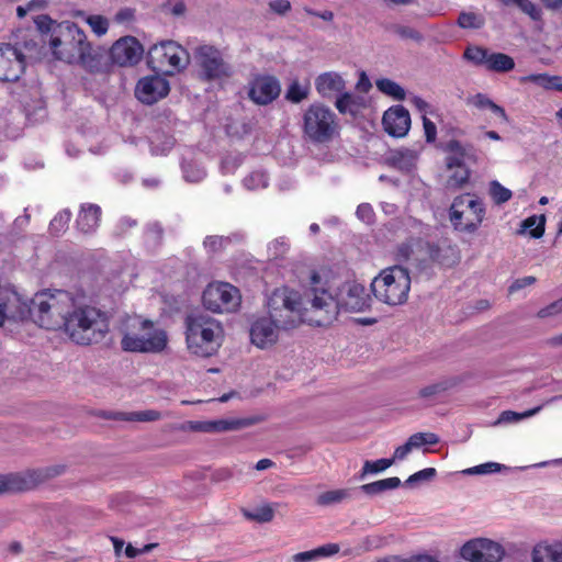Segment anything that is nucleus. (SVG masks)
Listing matches in <instances>:
<instances>
[{
	"instance_id": "1",
	"label": "nucleus",
	"mask_w": 562,
	"mask_h": 562,
	"mask_svg": "<svg viewBox=\"0 0 562 562\" xmlns=\"http://www.w3.org/2000/svg\"><path fill=\"white\" fill-rule=\"evenodd\" d=\"M313 285V306L316 315L308 317V321L315 323V326L330 325L338 316L340 311L362 312L370 306V295L366 288L356 282H344L333 294L323 281L321 276L313 271L311 282Z\"/></svg>"
},
{
	"instance_id": "2",
	"label": "nucleus",
	"mask_w": 562,
	"mask_h": 562,
	"mask_svg": "<svg viewBox=\"0 0 562 562\" xmlns=\"http://www.w3.org/2000/svg\"><path fill=\"white\" fill-rule=\"evenodd\" d=\"M75 297L76 294L68 291L50 289L37 292L30 302L19 295V301L9 311L8 319L32 318L38 326L56 330L63 328Z\"/></svg>"
},
{
	"instance_id": "3",
	"label": "nucleus",
	"mask_w": 562,
	"mask_h": 562,
	"mask_svg": "<svg viewBox=\"0 0 562 562\" xmlns=\"http://www.w3.org/2000/svg\"><path fill=\"white\" fill-rule=\"evenodd\" d=\"M63 328L74 342L88 346L104 338L109 324L104 312L88 304L85 294H76Z\"/></svg>"
},
{
	"instance_id": "4",
	"label": "nucleus",
	"mask_w": 562,
	"mask_h": 562,
	"mask_svg": "<svg viewBox=\"0 0 562 562\" xmlns=\"http://www.w3.org/2000/svg\"><path fill=\"white\" fill-rule=\"evenodd\" d=\"M313 294L312 284L303 297L296 291L288 288L277 289L268 301L269 316L282 329L296 327L300 323L315 325L314 322L307 319L316 315V312L313 311Z\"/></svg>"
},
{
	"instance_id": "5",
	"label": "nucleus",
	"mask_w": 562,
	"mask_h": 562,
	"mask_svg": "<svg viewBox=\"0 0 562 562\" xmlns=\"http://www.w3.org/2000/svg\"><path fill=\"white\" fill-rule=\"evenodd\" d=\"M184 335L188 350L198 357L214 356L223 340V326L209 314L194 311L184 317Z\"/></svg>"
},
{
	"instance_id": "6",
	"label": "nucleus",
	"mask_w": 562,
	"mask_h": 562,
	"mask_svg": "<svg viewBox=\"0 0 562 562\" xmlns=\"http://www.w3.org/2000/svg\"><path fill=\"white\" fill-rule=\"evenodd\" d=\"M371 290L376 300L382 303L391 306L404 304L411 290L408 269L402 266H393L382 270L373 279Z\"/></svg>"
},
{
	"instance_id": "7",
	"label": "nucleus",
	"mask_w": 562,
	"mask_h": 562,
	"mask_svg": "<svg viewBox=\"0 0 562 562\" xmlns=\"http://www.w3.org/2000/svg\"><path fill=\"white\" fill-rule=\"evenodd\" d=\"M167 342L165 330L156 329L149 319L135 317L122 337L121 347L128 352H160Z\"/></svg>"
},
{
	"instance_id": "8",
	"label": "nucleus",
	"mask_w": 562,
	"mask_h": 562,
	"mask_svg": "<svg viewBox=\"0 0 562 562\" xmlns=\"http://www.w3.org/2000/svg\"><path fill=\"white\" fill-rule=\"evenodd\" d=\"M49 45L54 56L68 64H75L83 56V50L90 48L85 32L69 21L54 25Z\"/></svg>"
},
{
	"instance_id": "9",
	"label": "nucleus",
	"mask_w": 562,
	"mask_h": 562,
	"mask_svg": "<svg viewBox=\"0 0 562 562\" xmlns=\"http://www.w3.org/2000/svg\"><path fill=\"white\" fill-rule=\"evenodd\" d=\"M338 128L336 114L322 103L311 104L303 113V136L313 144L329 143L338 133Z\"/></svg>"
},
{
	"instance_id": "10",
	"label": "nucleus",
	"mask_w": 562,
	"mask_h": 562,
	"mask_svg": "<svg viewBox=\"0 0 562 562\" xmlns=\"http://www.w3.org/2000/svg\"><path fill=\"white\" fill-rule=\"evenodd\" d=\"M188 64L187 49L171 40L154 44L147 53V65L155 72L172 75L184 69Z\"/></svg>"
},
{
	"instance_id": "11",
	"label": "nucleus",
	"mask_w": 562,
	"mask_h": 562,
	"mask_svg": "<svg viewBox=\"0 0 562 562\" xmlns=\"http://www.w3.org/2000/svg\"><path fill=\"white\" fill-rule=\"evenodd\" d=\"M485 216L484 203L475 195L464 193L456 196L449 209V218L457 231L474 233Z\"/></svg>"
},
{
	"instance_id": "12",
	"label": "nucleus",
	"mask_w": 562,
	"mask_h": 562,
	"mask_svg": "<svg viewBox=\"0 0 562 562\" xmlns=\"http://www.w3.org/2000/svg\"><path fill=\"white\" fill-rule=\"evenodd\" d=\"M63 464L32 469L25 472L0 475V494L31 491L40 484L65 473Z\"/></svg>"
},
{
	"instance_id": "13",
	"label": "nucleus",
	"mask_w": 562,
	"mask_h": 562,
	"mask_svg": "<svg viewBox=\"0 0 562 562\" xmlns=\"http://www.w3.org/2000/svg\"><path fill=\"white\" fill-rule=\"evenodd\" d=\"M194 57L204 81H215L229 78L234 70L223 56V53L213 45H200L194 50Z\"/></svg>"
},
{
	"instance_id": "14",
	"label": "nucleus",
	"mask_w": 562,
	"mask_h": 562,
	"mask_svg": "<svg viewBox=\"0 0 562 562\" xmlns=\"http://www.w3.org/2000/svg\"><path fill=\"white\" fill-rule=\"evenodd\" d=\"M202 302L214 313L234 312L240 304L239 290L226 282L211 283L203 291Z\"/></svg>"
},
{
	"instance_id": "15",
	"label": "nucleus",
	"mask_w": 562,
	"mask_h": 562,
	"mask_svg": "<svg viewBox=\"0 0 562 562\" xmlns=\"http://www.w3.org/2000/svg\"><path fill=\"white\" fill-rule=\"evenodd\" d=\"M460 554L470 562H499L505 551L499 543L493 540L477 538L464 543Z\"/></svg>"
},
{
	"instance_id": "16",
	"label": "nucleus",
	"mask_w": 562,
	"mask_h": 562,
	"mask_svg": "<svg viewBox=\"0 0 562 562\" xmlns=\"http://www.w3.org/2000/svg\"><path fill=\"white\" fill-rule=\"evenodd\" d=\"M280 93V81L272 75H255L248 82L247 95L257 105L272 103Z\"/></svg>"
},
{
	"instance_id": "17",
	"label": "nucleus",
	"mask_w": 562,
	"mask_h": 562,
	"mask_svg": "<svg viewBox=\"0 0 562 562\" xmlns=\"http://www.w3.org/2000/svg\"><path fill=\"white\" fill-rule=\"evenodd\" d=\"M170 92L169 81L159 72L140 78L135 87V97L144 104L151 105Z\"/></svg>"
},
{
	"instance_id": "18",
	"label": "nucleus",
	"mask_w": 562,
	"mask_h": 562,
	"mask_svg": "<svg viewBox=\"0 0 562 562\" xmlns=\"http://www.w3.org/2000/svg\"><path fill=\"white\" fill-rule=\"evenodd\" d=\"M25 69L24 55L11 44H0V80L14 82Z\"/></svg>"
},
{
	"instance_id": "19",
	"label": "nucleus",
	"mask_w": 562,
	"mask_h": 562,
	"mask_svg": "<svg viewBox=\"0 0 562 562\" xmlns=\"http://www.w3.org/2000/svg\"><path fill=\"white\" fill-rule=\"evenodd\" d=\"M144 54L142 44L134 36L119 38L110 48L109 57L113 64L125 67L136 65Z\"/></svg>"
},
{
	"instance_id": "20",
	"label": "nucleus",
	"mask_w": 562,
	"mask_h": 562,
	"mask_svg": "<svg viewBox=\"0 0 562 562\" xmlns=\"http://www.w3.org/2000/svg\"><path fill=\"white\" fill-rule=\"evenodd\" d=\"M442 150L447 154L445 166L448 170L467 167L465 161L476 164L479 160L476 149L470 143L462 144L458 139H450L442 146Z\"/></svg>"
},
{
	"instance_id": "21",
	"label": "nucleus",
	"mask_w": 562,
	"mask_h": 562,
	"mask_svg": "<svg viewBox=\"0 0 562 562\" xmlns=\"http://www.w3.org/2000/svg\"><path fill=\"white\" fill-rule=\"evenodd\" d=\"M384 131L392 137H404L411 127L408 110L398 104L387 109L382 117Z\"/></svg>"
},
{
	"instance_id": "22",
	"label": "nucleus",
	"mask_w": 562,
	"mask_h": 562,
	"mask_svg": "<svg viewBox=\"0 0 562 562\" xmlns=\"http://www.w3.org/2000/svg\"><path fill=\"white\" fill-rule=\"evenodd\" d=\"M279 326L274 322L267 317L257 319L250 328V339L254 345L259 348H266L273 345L278 339Z\"/></svg>"
},
{
	"instance_id": "23",
	"label": "nucleus",
	"mask_w": 562,
	"mask_h": 562,
	"mask_svg": "<svg viewBox=\"0 0 562 562\" xmlns=\"http://www.w3.org/2000/svg\"><path fill=\"white\" fill-rule=\"evenodd\" d=\"M101 207L93 203H83L80 206L76 226L82 234H92L97 231L101 221Z\"/></svg>"
},
{
	"instance_id": "24",
	"label": "nucleus",
	"mask_w": 562,
	"mask_h": 562,
	"mask_svg": "<svg viewBox=\"0 0 562 562\" xmlns=\"http://www.w3.org/2000/svg\"><path fill=\"white\" fill-rule=\"evenodd\" d=\"M417 158L418 154L416 150L398 148L389 153L386 156V162L389 166L401 171H411L415 167Z\"/></svg>"
},
{
	"instance_id": "25",
	"label": "nucleus",
	"mask_w": 562,
	"mask_h": 562,
	"mask_svg": "<svg viewBox=\"0 0 562 562\" xmlns=\"http://www.w3.org/2000/svg\"><path fill=\"white\" fill-rule=\"evenodd\" d=\"M427 254L432 262L443 267H452L459 260L457 249L449 245L440 246L438 244L427 243Z\"/></svg>"
},
{
	"instance_id": "26",
	"label": "nucleus",
	"mask_w": 562,
	"mask_h": 562,
	"mask_svg": "<svg viewBox=\"0 0 562 562\" xmlns=\"http://www.w3.org/2000/svg\"><path fill=\"white\" fill-rule=\"evenodd\" d=\"M315 88L322 97H329L334 92L345 89V81L337 72H324L315 79Z\"/></svg>"
},
{
	"instance_id": "27",
	"label": "nucleus",
	"mask_w": 562,
	"mask_h": 562,
	"mask_svg": "<svg viewBox=\"0 0 562 562\" xmlns=\"http://www.w3.org/2000/svg\"><path fill=\"white\" fill-rule=\"evenodd\" d=\"M533 562H562V543L537 544L532 550Z\"/></svg>"
},
{
	"instance_id": "28",
	"label": "nucleus",
	"mask_w": 562,
	"mask_h": 562,
	"mask_svg": "<svg viewBox=\"0 0 562 562\" xmlns=\"http://www.w3.org/2000/svg\"><path fill=\"white\" fill-rule=\"evenodd\" d=\"M460 383V380L456 376L442 379L436 383L426 385L418 391V396L420 398H436L437 396L446 393L447 391L453 389Z\"/></svg>"
},
{
	"instance_id": "29",
	"label": "nucleus",
	"mask_w": 562,
	"mask_h": 562,
	"mask_svg": "<svg viewBox=\"0 0 562 562\" xmlns=\"http://www.w3.org/2000/svg\"><path fill=\"white\" fill-rule=\"evenodd\" d=\"M521 82H531L546 90L562 92V76H552L547 72L530 74L520 78Z\"/></svg>"
},
{
	"instance_id": "30",
	"label": "nucleus",
	"mask_w": 562,
	"mask_h": 562,
	"mask_svg": "<svg viewBox=\"0 0 562 562\" xmlns=\"http://www.w3.org/2000/svg\"><path fill=\"white\" fill-rule=\"evenodd\" d=\"M105 56L103 54L92 52V48L83 50V56L78 58L75 64L81 65L86 70L95 74L102 72L105 67Z\"/></svg>"
},
{
	"instance_id": "31",
	"label": "nucleus",
	"mask_w": 562,
	"mask_h": 562,
	"mask_svg": "<svg viewBox=\"0 0 562 562\" xmlns=\"http://www.w3.org/2000/svg\"><path fill=\"white\" fill-rule=\"evenodd\" d=\"M401 484H402L401 480L396 476H393V477L379 480V481H375L372 483L363 484V485L359 486V490L369 496H374V495L382 494L390 490H395V488L400 487Z\"/></svg>"
},
{
	"instance_id": "32",
	"label": "nucleus",
	"mask_w": 562,
	"mask_h": 562,
	"mask_svg": "<svg viewBox=\"0 0 562 562\" xmlns=\"http://www.w3.org/2000/svg\"><path fill=\"white\" fill-rule=\"evenodd\" d=\"M339 551V546L336 543H328L310 551H303L292 557L293 562H311L321 557H329Z\"/></svg>"
},
{
	"instance_id": "33",
	"label": "nucleus",
	"mask_w": 562,
	"mask_h": 562,
	"mask_svg": "<svg viewBox=\"0 0 562 562\" xmlns=\"http://www.w3.org/2000/svg\"><path fill=\"white\" fill-rule=\"evenodd\" d=\"M257 423V418H228L212 420L213 432L240 430Z\"/></svg>"
},
{
	"instance_id": "34",
	"label": "nucleus",
	"mask_w": 562,
	"mask_h": 562,
	"mask_svg": "<svg viewBox=\"0 0 562 562\" xmlns=\"http://www.w3.org/2000/svg\"><path fill=\"white\" fill-rule=\"evenodd\" d=\"M515 68V60L504 53H491L486 69L494 72H508Z\"/></svg>"
},
{
	"instance_id": "35",
	"label": "nucleus",
	"mask_w": 562,
	"mask_h": 562,
	"mask_svg": "<svg viewBox=\"0 0 562 562\" xmlns=\"http://www.w3.org/2000/svg\"><path fill=\"white\" fill-rule=\"evenodd\" d=\"M352 495L353 490L350 488L326 491L317 496L316 504L319 506H330L349 499Z\"/></svg>"
},
{
	"instance_id": "36",
	"label": "nucleus",
	"mask_w": 562,
	"mask_h": 562,
	"mask_svg": "<svg viewBox=\"0 0 562 562\" xmlns=\"http://www.w3.org/2000/svg\"><path fill=\"white\" fill-rule=\"evenodd\" d=\"M18 301L19 294L15 291L0 288V326L4 325L8 319L9 311Z\"/></svg>"
},
{
	"instance_id": "37",
	"label": "nucleus",
	"mask_w": 562,
	"mask_h": 562,
	"mask_svg": "<svg viewBox=\"0 0 562 562\" xmlns=\"http://www.w3.org/2000/svg\"><path fill=\"white\" fill-rule=\"evenodd\" d=\"M376 88L384 94L392 97L397 101H403L406 97L405 90L397 82L382 78L375 81Z\"/></svg>"
},
{
	"instance_id": "38",
	"label": "nucleus",
	"mask_w": 562,
	"mask_h": 562,
	"mask_svg": "<svg viewBox=\"0 0 562 562\" xmlns=\"http://www.w3.org/2000/svg\"><path fill=\"white\" fill-rule=\"evenodd\" d=\"M454 169L453 173H451L446 181V188L448 190L462 189L469 182L471 177V171L468 167H459Z\"/></svg>"
},
{
	"instance_id": "39",
	"label": "nucleus",
	"mask_w": 562,
	"mask_h": 562,
	"mask_svg": "<svg viewBox=\"0 0 562 562\" xmlns=\"http://www.w3.org/2000/svg\"><path fill=\"white\" fill-rule=\"evenodd\" d=\"M394 463V459H378L375 461H364L363 467L359 473V480H364L368 474L380 473Z\"/></svg>"
},
{
	"instance_id": "40",
	"label": "nucleus",
	"mask_w": 562,
	"mask_h": 562,
	"mask_svg": "<svg viewBox=\"0 0 562 562\" xmlns=\"http://www.w3.org/2000/svg\"><path fill=\"white\" fill-rule=\"evenodd\" d=\"M308 85H301L297 80H293L285 92L284 98L292 103H300L308 97Z\"/></svg>"
},
{
	"instance_id": "41",
	"label": "nucleus",
	"mask_w": 562,
	"mask_h": 562,
	"mask_svg": "<svg viewBox=\"0 0 562 562\" xmlns=\"http://www.w3.org/2000/svg\"><path fill=\"white\" fill-rule=\"evenodd\" d=\"M244 516L252 521L257 522H269L274 517V509L266 504L263 506L257 507L254 510H243Z\"/></svg>"
},
{
	"instance_id": "42",
	"label": "nucleus",
	"mask_w": 562,
	"mask_h": 562,
	"mask_svg": "<svg viewBox=\"0 0 562 562\" xmlns=\"http://www.w3.org/2000/svg\"><path fill=\"white\" fill-rule=\"evenodd\" d=\"M490 54L488 49L484 47L469 46L464 50L463 57L476 66L486 67Z\"/></svg>"
},
{
	"instance_id": "43",
	"label": "nucleus",
	"mask_w": 562,
	"mask_h": 562,
	"mask_svg": "<svg viewBox=\"0 0 562 562\" xmlns=\"http://www.w3.org/2000/svg\"><path fill=\"white\" fill-rule=\"evenodd\" d=\"M71 218V212L69 209H64L58 212L49 223V232L53 235H60L68 228V224Z\"/></svg>"
},
{
	"instance_id": "44",
	"label": "nucleus",
	"mask_w": 562,
	"mask_h": 562,
	"mask_svg": "<svg viewBox=\"0 0 562 562\" xmlns=\"http://www.w3.org/2000/svg\"><path fill=\"white\" fill-rule=\"evenodd\" d=\"M484 22V18L481 14L463 11L459 14L457 24L461 29L477 30L483 27Z\"/></svg>"
},
{
	"instance_id": "45",
	"label": "nucleus",
	"mask_w": 562,
	"mask_h": 562,
	"mask_svg": "<svg viewBox=\"0 0 562 562\" xmlns=\"http://www.w3.org/2000/svg\"><path fill=\"white\" fill-rule=\"evenodd\" d=\"M490 194L496 204H503L512 199V191L498 181L493 180L490 183Z\"/></svg>"
},
{
	"instance_id": "46",
	"label": "nucleus",
	"mask_w": 562,
	"mask_h": 562,
	"mask_svg": "<svg viewBox=\"0 0 562 562\" xmlns=\"http://www.w3.org/2000/svg\"><path fill=\"white\" fill-rule=\"evenodd\" d=\"M390 30L404 40H413L415 42H422L424 36L423 34L415 30L414 27L401 24H393L390 26Z\"/></svg>"
},
{
	"instance_id": "47",
	"label": "nucleus",
	"mask_w": 562,
	"mask_h": 562,
	"mask_svg": "<svg viewBox=\"0 0 562 562\" xmlns=\"http://www.w3.org/2000/svg\"><path fill=\"white\" fill-rule=\"evenodd\" d=\"M243 182L248 190H256L268 186V177L263 171H254Z\"/></svg>"
},
{
	"instance_id": "48",
	"label": "nucleus",
	"mask_w": 562,
	"mask_h": 562,
	"mask_svg": "<svg viewBox=\"0 0 562 562\" xmlns=\"http://www.w3.org/2000/svg\"><path fill=\"white\" fill-rule=\"evenodd\" d=\"M145 233H146L147 241L150 245L157 247L162 244L164 228L160 223L153 222V223L147 224Z\"/></svg>"
},
{
	"instance_id": "49",
	"label": "nucleus",
	"mask_w": 562,
	"mask_h": 562,
	"mask_svg": "<svg viewBox=\"0 0 562 562\" xmlns=\"http://www.w3.org/2000/svg\"><path fill=\"white\" fill-rule=\"evenodd\" d=\"M290 249L289 240L285 237L276 238L268 246V251L271 258H283Z\"/></svg>"
},
{
	"instance_id": "50",
	"label": "nucleus",
	"mask_w": 562,
	"mask_h": 562,
	"mask_svg": "<svg viewBox=\"0 0 562 562\" xmlns=\"http://www.w3.org/2000/svg\"><path fill=\"white\" fill-rule=\"evenodd\" d=\"M162 415L156 409H146L140 412H128V422L148 423L161 419Z\"/></svg>"
},
{
	"instance_id": "51",
	"label": "nucleus",
	"mask_w": 562,
	"mask_h": 562,
	"mask_svg": "<svg viewBox=\"0 0 562 562\" xmlns=\"http://www.w3.org/2000/svg\"><path fill=\"white\" fill-rule=\"evenodd\" d=\"M514 5L519 8L525 14H527L533 21H540L542 19L541 9L531 0H516Z\"/></svg>"
},
{
	"instance_id": "52",
	"label": "nucleus",
	"mask_w": 562,
	"mask_h": 562,
	"mask_svg": "<svg viewBox=\"0 0 562 562\" xmlns=\"http://www.w3.org/2000/svg\"><path fill=\"white\" fill-rule=\"evenodd\" d=\"M87 23L90 25L91 30L98 35H104L109 30V21L105 16L93 14L88 16Z\"/></svg>"
},
{
	"instance_id": "53",
	"label": "nucleus",
	"mask_w": 562,
	"mask_h": 562,
	"mask_svg": "<svg viewBox=\"0 0 562 562\" xmlns=\"http://www.w3.org/2000/svg\"><path fill=\"white\" fill-rule=\"evenodd\" d=\"M502 469H506V467L497 462H486L473 468H469L463 472L465 474H490L499 472Z\"/></svg>"
},
{
	"instance_id": "54",
	"label": "nucleus",
	"mask_w": 562,
	"mask_h": 562,
	"mask_svg": "<svg viewBox=\"0 0 562 562\" xmlns=\"http://www.w3.org/2000/svg\"><path fill=\"white\" fill-rule=\"evenodd\" d=\"M184 179L189 182H199L205 178L206 172L203 168L194 166L192 164H186L182 166Z\"/></svg>"
},
{
	"instance_id": "55",
	"label": "nucleus",
	"mask_w": 562,
	"mask_h": 562,
	"mask_svg": "<svg viewBox=\"0 0 562 562\" xmlns=\"http://www.w3.org/2000/svg\"><path fill=\"white\" fill-rule=\"evenodd\" d=\"M540 409H541V407L538 406V407H535L532 409L526 411V412H524L521 414L513 412V411H504L501 414L499 420L501 422H506V423L517 422V420H520L522 418H527V417L533 416Z\"/></svg>"
},
{
	"instance_id": "56",
	"label": "nucleus",
	"mask_w": 562,
	"mask_h": 562,
	"mask_svg": "<svg viewBox=\"0 0 562 562\" xmlns=\"http://www.w3.org/2000/svg\"><path fill=\"white\" fill-rule=\"evenodd\" d=\"M436 469L435 468H426L424 470H420L414 474H412L406 481L405 485L413 486L417 482L420 481H430L436 476Z\"/></svg>"
},
{
	"instance_id": "57",
	"label": "nucleus",
	"mask_w": 562,
	"mask_h": 562,
	"mask_svg": "<svg viewBox=\"0 0 562 562\" xmlns=\"http://www.w3.org/2000/svg\"><path fill=\"white\" fill-rule=\"evenodd\" d=\"M228 241L229 239L227 237L214 235L206 236L203 241V245L209 252H216L223 249L224 245L227 244Z\"/></svg>"
},
{
	"instance_id": "58",
	"label": "nucleus",
	"mask_w": 562,
	"mask_h": 562,
	"mask_svg": "<svg viewBox=\"0 0 562 562\" xmlns=\"http://www.w3.org/2000/svg\"><path fill=\"white\" fill-rule=\"evenodd\" d=\"M356 215L360 221L367 224L374 223L375 213L373 211V207L369 203L359 204L356 211Z\"/></svg>"
},
{
	"instance_id": "59",
	"label": "nucleus",
	"mask_w": 562,
	"mask_h": 562,
	"mask_svg": "<svg viewBox=\"0 0 562 562\" xmlns=\"http://www.w3.org/2000/svg\"><path fill=\"white\" fill-rule=\"evenodd\" d=\"M136 10L134 8H121L114 15V21L119 24L131 23L135 20Z\"/></svg>"
},
{
	"instance_id": "60",
	"label": "nucleus",
	"mask_w": 562,
	"mask_h": 562,
	"mask_svg": "<svg viewBox=\"0 0 562 562\" xmlns=\"http://www.w3.org/2000/svg\"><path fill=\"white\" fill-rule=\"evenodd\" d=\"M423 127H424L426 142L434 143L437 137V127H436V124L430 119H428L425 114L423 115Z\"/></svg>"
},
{
	"instance_id": "61",
	"label": "nucleus",
	"mask_w": 562,
	"mask_h": 562,
	"mask_svg": "<svg viewBox=\"0 0 562 562\" xmlns=\"http://www.w3.org/2000/svg\"><path fill=\"white\" fill-rule=\"evenodd\" d=\"M537 279L532 276L516 279L508 288L509 293L517 292L526 286L535 284Z\"/></svg>"
},
{
	"instance_id": "62",
	"label": "nucleus",
	"mask_w": 562,
	"mask_h": 562,
	"mask_svg": "<svg viewBox=\"0 0 562 562\" xmlns=\"http://www.w3.org/2000/svg\"><path fill=\"white\" fill-rule=\"evenodd\" d=\"M269 8L272 12L284 15L291 10V3L289 0H272L269 2Z\"/></svg>"
},
{
	"instance_id": "63",
	"label": "nucleus",
	"mask_w": 562,
	"mask_h": 562,
	"mask_svg": "<svg viewBox=\"0 0 562 562\" xmlns=\"http://www.w3.org/2000/svg\"><path fill=\"white\" fill-rule=\"evenodd\" d=\"M351 104H353V99L349 93H344L336 100V108L342 114L352 112L350 109Z\"/></svg>"
},
{
	"instance_id": "64",
	"label": "nucleus",
	"mask_w": 562,
	"mask_h": 562,
	"mask_svg": "<svg viewBox=\"0 0 562 562\" xmlns=\"http://www.w3.org/2000/svg\"><path fill=\"white\" fill-rule=\"evenodd\" d=\"M472 103L474 106L481 110L490 109L492 104L494 103L493 100H491L488 97H486L483 93H477L473 97Z\"/></svg>"
}]
</instances>
